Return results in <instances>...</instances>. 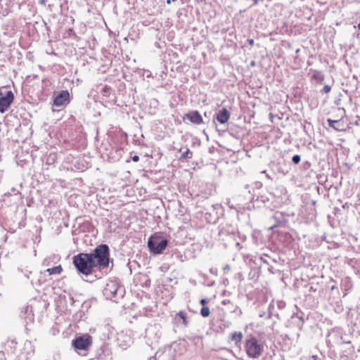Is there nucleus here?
<instances>
[{
  "label": "nucleus",
  "instance_id": "ddd939ff",
  "mask_svg": "<svg viewBox=\"0 0 360 360\" xmlns=\"http://www.w3.org/2000/svg\"><path fill=\"white\" fill-rule=\"evenodd\" d=\"M243 337L241 332H235L231 335V340L234 341L236 344H238L241 342Z\"/></svg>",
  "mask_w": 360,
  "mask_h": 360
},
{
  "label": "nucleus",
  "instance_id": "9b49d317",
  "mask_svg": "<svg viewBox=\"0 0 360 360\" xmlns=\"http://www.w3.org/2000/svg\"><path fill=\"white\" fill-rule=\"evenodd\" d=\"M327 122L328 125L336 131H340L344 130V124L341 120L328 119Z\"/></svg>",
  "mask_w": 360,
  "mask_h": 360
},
{
  "label": "nucleus",
  "instance_id": "f8f14e48",
  "mask_svg": "<svg viewBox=\"0 0 360 360\" xmlns=\"http://www.w3.org/2000/svg\"><path fill=\"white\" fill-rule=\"evenodd\" d=\"M63 271V269L60 265L49 268L46 269V271L49 272L50 275L52 274H60Z\"/></svg>",
  "mask_w": 360,
  "mask_h": 360
},
{
  "label": "nucleus",
  "instance_id": "f257e3e1",
  "mask_svg": "<svg viewBox=\"0 0 360 360\" xmlns=\"http://www.w3.org/2000/svg\"><path fill=\"white\" fill-rule=\"evenodd\" d=\"M108 247L106 245H101L97 247L94 253L79 254L74 257V264L77 270L85 275L92 272L95 266L105 268L109 264Z\"/></svg>",
  "mask_w": 360,
  "mask_h": 360
},
{
  "label": "nucleus",
  "instance_id": "39448f33",
  "mask_svg": "<svg viewBox=\"0 0 360 360\" xmlns=\"http://www.w3.org/2000/svg\"><path fill=\"white\" fill-rule=\"evenodd\" d=\"M118 290L119 286L117 283L115 281H110L106 284L103 293L108 299H112L116 297Z\"/></svg>",
  "mask_w": 360,
  "mask_h": 360
},
{
  "label": "nucleus",
  "instance_id": "4468645a",
  "mask_svg": "<svg viewBox=\"0 0 360 360\" xmlns=\"http://www.w3.org/2000/svg\"><path fill=\"white\" fill-rule=\"evenodd\" d=\"M177 316H179L182 321H183V323L186 326L188 324V322H187V320H186V314L183 311H179L178 314H177Z\"/></svg>",
  "mask_w": 360,
  "mask_h": 360
},
{
  "label": "nucleus",
  "instance_id": "423d86ee",
  "mask_svg": "<svg viewBox=\"0 0 360 360\" xmlns=\"http://www.w3.org/2000/svg\"><path fill=\"white\" fill-rule=\"evenodd\" d=\"M13 94L11 91L6 92L4 96L0 98V112H4L10 107L11 103L13 101Z\"/></svg>",
  "mask_w": 360,
  "mask_h": 360
},
{
  "label": "nucleus",
  "instance_id": "dca6fc26",
  "mask_svg": "<svg viewBox=\"0 0 360 360\" xmlns=\"http://www.w3.org/2000/svg\"><path fill=\"white\" fill-rule=\"evenodd\" d=\"M292 160L294 163L297 164L300 161V156L298 155H295L292 157Z\"/></svg>",
  "mask_w": 360,
  "mask_h": 360
},
{
  "label": "nucleus",
  "instance_id": "1a4fd4ad",
  "mask_svg": "<svg viewBox=\"0 0 360 360\" xmlns=\"http://www.w3.org/2000/svg\"><path fill=\"white\" fill-rule=\"evenodd\" d=\"M230 118V113L226 108L219 110L216 115V119L221 124L226 123Z\"/></svg>",
  "mask_w": 360,
  "mask_h": 360
},
{
  "label": "nucleus",
  "instance_id": "2eb2a0df",
  "mask_svg": "<svg viewBox=\"0 0 360 360\" xmlns=\"http://www.w3.org/2000/svg\"><path fill=\"white\" fill-rule=\"evenodd\" d=\"M200 314L203 317H207L210 315V309L208 307H202Z\"/></svg>",
  "mask_w": 360,
  "mask_h": 360
},
{
  "label": "nucleus",
  "instance_id": "b1692460",
  "mask_svg": "<svg viewBox=\"0 0 360 360\" xmlns=\"http://www.w3.org/2000/svg\"><path fill=\"white\" fill-rule=\"evenodd\" d=\"M3 93L1 92V89H0V96H2Z\"/></svg>",
  "mask_w": 360,
  "mask_h": 360
},
{
  "label": "nucleus",
  "instance_id": "f3484780",
  "mask_svg": "<svg viewBox=\"0 0 360 360\" xmlns=\"http://www.w3.org/2000/svg\"><path fill=\"white\" fill-rule=\"evenodd\" d=\"M190 150L189 149H186V150L185 152H184L181 155V158H190L188 156L189 153H190Z\"/></svg>",
  "mask_w": 360,
  "mask_h": 360
},
{
  "label": "nucleus",
  "instance_id": "412c9836",
  "mask_svg": "<svg viewBox=\"0 0 360 360\" xmlns=\"http://www.w3.org/2000/svg\"><path fill=\"white\" fill-rule=\"evenodd\" d=\"M248 42H249L250 45H251V46H252L254 44V40L253 39H249Z\"/></svg>",
  "mask_w": 360,
  "mask_h": 360
},
{
  "label": "nucleus",
  "instance_id": "6ab92c4d",
  "mask_svg": "<svg viewBox=\"0 0 360 360\" xmlns=\"http://www.w3.org/2000/svg\"><path fill=\"white\" fill-rule=\"evenodd\" d=\"M139 160V157L138 155H134L132 157V160L134 162H138Z\"/></svg>",
  "mask_w": 360,
  "mask_h": 360
},
{
  "label": "nucleus",
  "instance_id": "4be33fe9",
  "mask_svg": "<svg viewBox=\"0 0 360 360\" xmlns=\"http://www.w3.org/2000/svg\"><path fill=\"white\" fill-rule=\"evenodd\" d=\"M200 303L202 305H204V304H205L207 303V301L205 300L202 299V300H200Z\"/></svg>",
  "mask_w": 360,
  "mask_h": 360
},
{
  "label": "nucleus",
  "instance_id": "7ed1b4c3",
  "mask_svg": "<svg viewBox=\"0 0 360 360\" xmlns=\"http://www.w3.org/2000/svg\"><path fill=\"white\" fill-rule=\"evenodd\" d=\"M167 240L157 235L152 236L148 242L150 251L154 254H160L166 248Z\"/></svg>",
  "mask_w": 360,
  "mask_h": 360
},
{
  "label": "nucleus",
  "instance_id": "393cba45",
  "mask_svg": "<svg viewBox=\"0 0 360 360\" xmlns=\"http://www.w3.org/2000/svg\"><path fill=\"white\" fill-rule=\"evenodd\" d=\"M262 173L266 174V170H264V171H262Z\"/></svg>",
  "mask_w": 360,
  "mask_h": 360
},
{
  "label": "nucleus",
  "instance_id": "20e7f679",
  "mask_svg": "<svg viewBox=\"0 0 360 360\" xmlns=\"http://www.w3.org/2000/svg\"><path fill=\"white\" fill-rule=\"evenodd\" d=\"M92 343L91 337L85 334L72 340V345L76 349L86 350Z\"/></svg>",
  "mask_w": 360,
  "mask_h": 360
},
{
  "label": "nucleus",
  "instance_id": "9d476101",
  "mask_svg": "<svg viewBox=\"0 0 360 360\" xmlns=\"http://www.w3.org/2000/svg\"><path fill=\"white\" fill-rule=\"evenodd\" d=\"M17 345L15 339L8 338L4 344V349L8 354H13L16 350Z\"/></svg>",
  "mask_w": 360,
  "mask_h": 360
},
{
  "label": "nucleus",
  "instance_id": "f03ea898",
  "mask_svg": "<svg viewBox=\"0 0 360 360\" xmlns=\"http://www.w3.org/2000/svg\"><path fill=\"white\" fill-rule=\"evenodd\" d=\"M245 349L247 355L252 359L259 358L264 350V345L255 338L250 337L245 341Z\"/></svg>",
  "mask_w": 360,
  "mask_h": 360
},
{
  "label": "nucleus",
  "instance_id": "a211bd4d",
  "mask_svg": "<svg viewBox=\"0 0 360 360\" xmlns=\"http://www.w3.org/2000/svg\"><path fill=\"white\" fill-rule=\"evenodd\" d=\"M323 91H324L326 93H328V92L330 91V86H329L328 85H326V86H324V87H323Z\"/></svg>",
  "mask_w": 360,
  "mask_h": 360
},
{
  "label": "nucleus",
  "instance_id": "aec40b11",
  "mask_svg": "<svg viewBox=\"0 0 360 360\" xmlns=\"http://www.w3.org/2000/svg\"><path fill=\"white\" fill-rule=\"evenodd\" d=\"M224 270L225 271H229V270H230V266H229V265H226V266H224Z\"/></svg>",
  "mask_w": 360,
  "mask_h": 360
},
{
  "label": "nucleus",
  "instance_id": "5701e85b",
  "mask_svg": "<svg viewBox=\"0 0 360 360\" xmlns=\"http://www.w3.org/2000/svg\"><path fill=\"white\" fill-rule=\"evenodd\" d=\"M266 178H268L269 179H271V176H270L268 174H266Z\"/></svg>",
  "mask_w": 360,
  "mask_h": 360
},
{
  "label": "nucleus",
  "instance_id": "6e6552de",
  "mask_svg": "<svg viewBox=\"0 0 360 360\" xmlns=\"http://www.w3.org/2000/svg\"><path fill=\"white\" fill-rule=\"evenodd\" d=\"M186 117L195 124H202L203 122L201 115L198 111H191L186 114Z\"/></svg>",
  "mask_w": 360,
  "mask_h": 360
},
{
  "label": "nucleus",
  "instance_id": "0eeeda50",
  "mask_svg": "<svg viewBox=\"0 0 360 360\" xmlns=\"http://www.w3.org/2000/svg\"><path fill=\"white\" fill-rule=\"evenodd\" d=\"M70 94L68 91H63L54 99V105L60 107L68 102Z\"/></svg>",
  "mask_w": 360,
  "mask_h": 360
}]
</instances>
